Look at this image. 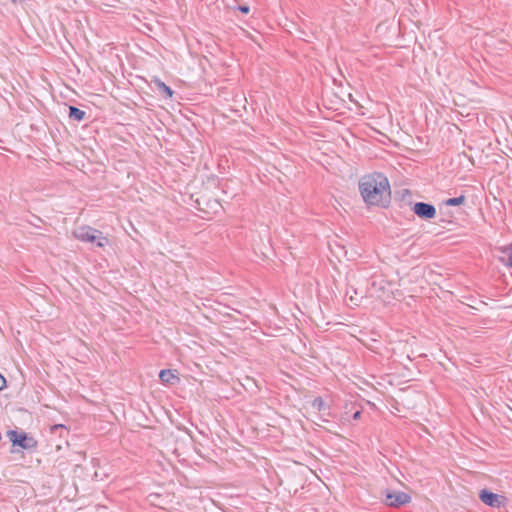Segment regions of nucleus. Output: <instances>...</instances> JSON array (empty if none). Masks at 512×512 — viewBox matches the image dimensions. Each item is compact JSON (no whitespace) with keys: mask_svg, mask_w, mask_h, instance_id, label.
I'll use <instances>...</instances> for the list:
<instances>
[{"mask_svg":"<svg viewBox=\"0 0 512 512\" xmlns=\"http://www.w3.org/2000/svg\"><path fill=\"white\" fill-rule=\"evenodd\" d=\"M360 195L368 206L386 207L391 200L388 178L379 172L363 175L359 180Z\"/></svg>","mask_w":512,"mask_h":512,"instance_id":"nucleus-1","label":"nucleus"},{"mask_svg":"<svg viewBox=\"0 0 512 512\" xmlns=\"http://www.w3.org/2000/svg\"><path fill=\"white\" fill-rule=\"evenodd\" d=\"M7 437L12 447H18L29 452L36 451L38 447V441L30 433L23 430H8Z\"/></svg>","mask_w":512,"mask_h":512,"instance_id":"nucleus-2","label":"nucleus"},{"mask_svg":"<svg viewBox=\"0 0 512 512\" xmlns=\"http://www.w3.org/2000/svg\"><path fill=\"white\" fill-rule=\"evenodd\" d=\"M479 499L487 506L493 508L503 507L506 503V498L503 495H499L483 489L479 493Z\"/></svg>","mask_w":512,"mask_h":512,"instance_id":"nucleus-3","label":"nucleus"},{"mask_svg":"<svg viewBox=\"0 0 512 512\" xmlns=\"http://www.w3.org/2000/svg\"><path fill=\"white\" fill-rule=\"evenodd\" d=\"M411 501V496L405 492H392L386 495V504L391 507H400Z\"/></svg>","mask_w":512,"mask_h":512,"instance_id":"nucleus-4","label":"nucleus"},{"mask_svg":"<svg viewBox=\"0 0 512 512\" xmlns=\"http://www.w3.org/2000/svg\"><path fill=\"white\" fill-rule=\"evenodd\" d=\"M413 212L423 219H432L436 215L435 207L424 202H417L413 207Z\"/></svg>","mask_w":512,"mask_h":512,"instance_id":"nucleus-5","label":"nucleus"},{"mask_svg":"<svg viewBox=\"0 0 512 512\" xmlns=\"http://www.w3.org/2000/svg\"><path fill=\"white\" fill-rule=\"evenodd\" d=\"M97 233H99L98 230L90 227H83L74 232L76 238L90 243H94L98 239Z\"/></svg>","mask_w":512,"mask_h":512,"instance_id":"nucleus-6","label":"nucleus"},{"mask_svg":"<svg viewBox=\"0 0 512 512\" xmlns=\"http://www.w3.org/2000/svg\"><path fill=\"white\" fill-rule=\"evenodd\" d=\"M159 378L162 383L164 384H174L176 381H178V377L171 371V370H161L159 373Z\"/></svg>","mask_w":512,"mask_h":512,"instance_id":"nucleus-7","label":"nucleus"},{"mask_svg":"<svg viewBox=\"0 0 512 512\" xmlns=\"http://www.w3.org/2000/svg\"><path fill=\"white\" fill-rule=\"evenodd\" d=\"M157 90L166 98H172L173 90L158 78L153 80Z\"/></svg>","mask_w":512,"mask_h":512,"instance_id":"nucleus-8","label":"nucleus"},{"mask_svg":"<svg viewBox=\"0 0 512 512\" xmlns=\"http://www.w3.org/2000/svg\"><path fill=\"white\" fill-rule=\"evenodd\" d=\"M69 118L74 120V121H77V122H81L85 119L86 117V112L79 109L78 107H75V106H69Z\"/></svg>","mask_w":512,"mask_h":512,"instance_id":"nucleus-9","label":"nucleus"},{"mask_svg":"<svg viewBox=\"0 0 512 512\" xmlns=\"http://www.w3.org/2000/svg\"><path fill=\"white\" fill-rule=\"evenodd\" d=\"M311 406L314 410L320 412L325 409V402L322 397H316L312 402Z\"/></svg>","mask_w":512,"mask_h":512,"instance_id":"nucleus-10","label":"nucleus"},{"mask_svg":"<svg viewBox=\"0 0 512 512\" xmlns=\"http://www.w3.org/2000/svg\"><path fill=\"white\" fill-rule=\"evenodd\" d=\"M465 201V197L463 195L459 197L450 198L446 201L447 205L450 206H458L461 205Z\"/></svg>","mask_w":512,"mask_h":512,"instance_id":"nucleus-11","label":"nucleus"},{"mask_svg":"<svg viewBox=\"0 0 512 512\" xmlns=\"http://www.w3.org/2000/svg\"><path fill=\"white\" fill-rule=\"evenodd\" d=\"M503 252L508 255V265L512 267V243Z\"/></svg>","mask_w":512,"mask_h":512,"instance_id":"nucleus-12","label":"nucleus"},{"mask_svg":"<svg viewBox=\"0 0 512 512\" xmlns=\"http://www.w3.org/2000/svg\"><path fill=\"white\" fill-rule=\"evenodd\" d=\"M6 386V379L0 374V391Z\"/></svg>","mask_w":512,"mask_h":512,"instance_id":"nucleus-13","label":"nucleus"},{"mask_svg":"<svg viewBox=\"0 0 512 512\" xmlns=\"http://www.w3.org/2000/svg\"><path fill=\"white\" fill-rule=\"evenodd\" d=\"M65 428H66V427H65L64 425H62V424H57V425L52 426L51 431H52V432H55V431H56V430H58V429H65Z\"/></svg>","mask_w":512,"mask_h":512,"instance_id":"nucleus-14","label":"nucleus"},{"mask_svg":"<svg viewBox=\"0 0 512 512\" xmlns=\"http://www.w3.org/2000/svg\"><path fill=\"white\" fill-rule=\"evenodd\" d=\"M352 418H353L354 420H359V419L361 418V411H356V412L353 414Z\"/></svg>","mask_w":512,"mask_h":512,"instance_id":"nucleus-15","label":"nucleus"},{"mask_svg":"<svg viewBox=\"0 0 512 512\" xmlns=\"http://www.w3.org/2000/svg\"><path fill=\"white\" fill-rule=\"evenodd\" d=\"M240 11H242L243 13H248L249 8H248V7L243 6V7H240Z\"/></svg>","mask_w":512,"mask_h":512,"instance_id":"nucleus-16","label":"nucleus"},{"mask_svg":"<svg viewBox=\"0 0 512 512\" xmlns=\"http://www.w3.org/2000/svg\"><path fill=\"white\" fill-rule=\"evenodd\" d=\"M17 1H18V0H12V2H14V3H15V2H17Z\"/></svg>","mask_w":512,"mask_h":512,"instance_id":"nucleus-17","label":"nucleus"}]
</instances>
